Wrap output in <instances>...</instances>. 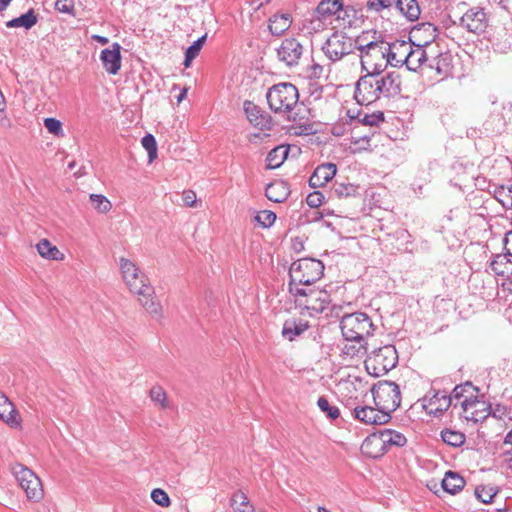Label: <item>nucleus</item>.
<instances>
[{
    "instance_id": "obj_29",
    "label": "nucleus",
    "mask_w": 512,
    "mask_h": 512,
    "mask_svg": "<svg viewBox=\"0 0 512 512\" xmlns=\"http://www.w3.org/2000/svg\"><path fill=\"white\" fill-rule=\"evenodd\" d=\"M342 8L341 0H322L315 9V15L319 22L336 15L338 17L339 10Z\"/></svg>"
},
{
    "instance_id": "obj_13",
    "label": "nucleus",
    "mask_w": 512,
    "mask_h": 512,
    "mask_svg": "<svg viewBox=\"0 0 512 512\" xmlns=\"http://www.w3.org/2000/svg\"><path fill=\"white\" fill-rule=\"evenodd\" d=\"M354 419L365 425H382L390 421L391 415L371 406H356L351 410Z\"/></svg>"
},
{
    "instance_id": "obj_61",
    "label": "nucleus",
    "mask_w": 512,
    "mask_h": 512,
    "mask_svg": "<svg viewBox=\"0 0 512 512\" xmlns=\"http://www.w3.org/2000/svg\"><path fill=\"white\" fill-rule=\"evenodd\" d=\"M504 249L512 254V230L505 234L503 239Z\"/></svg>"
},
{
    "instance_id": "obj_56",
    "label": "nucleus",
    "mask_w": 512,
    "mask_h": 512,
    "mask_svg": "<svg viewBox=\"0 0 512 512\" xmlns=\"http://www.w3.org/2000/svg\"><path fill=\"white\" fill-rule=\"evenodd\" d=\"M324 201V195L320 191H314L310 194H308L306 198V203L311 208H317L319 207Z\"/></svg>"
},
{
    "instance_id": "obj_55",
    "label": "nucleus",
    "mask_w": 512,
    "mask_h": 512,
    "mask_svg": "<svg viewBox=\"0 0 512 512\" xmlns=\"http://www.w3.org/2000/svg\"><path fill=\"white\" fill-rule=\"evenodd\" d=\"M55 9L61 13L74 15V0H56Z\"/></svg>"
},
{
    "instance_id": "obj_43",
    "label": "nucleus",
    "mask_w": 512,
    "mask_h": 512,
    "mask_svg": "<svg viewBox=\"0 0 512 512\" xmlns=\"http://www.w3.org/2000/svg\"><path fill=\"white\" fill-rule=\"evenodd\" d=\"M494 197L504 208H512V185L496 187Z\"/></svg>"
},
{
    "instance_id": "obj_2",
    "label": "nucleus",
    "mask_w": 512,
    "mask_h": 512,
    "mask_svg": "<svg viewBox=\"0 0 512 512\" xmlns=\"http://www.w3.org/2000/svg\"><path fill=\"white\" fill-rule=\"evenodd\" d=\"M266 99L273 112L289 113V121L308 120L309 109L303 103H299L298 89L292 83L282 82L273 85L268 89Z\"/></svg>"
},
{
    "instance_id": "obj_27",
    "label": "nucleus",
    "mask_w": 512,
    "mask_h": 512,
    "mask_svg": "<svg viewBox=\"0 0 512 512\" xmlns=\"http://www.w3.org/2000/svg\"><path fill=\"white\" fill-rule=\"evenodd\" d=\"M479 389L475 387L471 382L467 381L463 384L457 385L452 390L449 395L452 398V403L454 401L461 403V401L468 400L472 401L476 396H478ZM457 406V403L454 404V407Z\"/></svg>"
},
{
    "instance_id": "obj_46",
    "label": "nucleus",
    "mask_w": 512,
    "mask_h": 512,
    "mask_svg": "<svg viewBox=\"0 0 512 512\" xmlns=\"http://www.w3.org/2000/svg\"><path fill=\"white\" fill-rule=\"evenodd\" d=\"M357 191L358 187L351 183H335L333 186V192L339 198L354 196Z\"/></svg>"
},
{
    "instance_id": "obj_58",
    "label": "nucleus",
    "mask_w": 512,
    "mask_h": 512,
    "mask_svg": "<svg viewBox=\"0 0 512 512\" xmlns=\"http://www.w3.org/2000/svg\"><path fill=\"white\" fill-rule=\"evenodd\" d=\"M391 5L389 0H369L366 4L368 10L379 12Z\"/></svg>"
},
{
    "instance_id": "obj_53",
    "label": "nucleus",
    "mask_w": 512,
    "mask_h": 512,
    "mask_svg": "<svg viewBox=\"0 0 512 512\" xmlns=\"http://www.w3.org/2000/svg\"><path fill=\"white\" fill-rule=\"evenodd\" d=\"M474 494L480 502L485 504L492 502L496 495L492 488H487L485 486L476 487Z\"/></svg>"
},
{
    "instance_id": "obj_54",
    "label": "nucleus",
    "mask_w": 512,
    "mask_h": 512,
    "mask_svg": "<svg viewBox=\"0 0 512 512\" xmlns=\"http://www.w3.org/2000/svg\"><path fill=\"white\" fill-rule=\"evenodd\" d=\"M151 499L159 506L161 507H168L171 503L170 501V498L168 496V494L160 489V488H156L154 490H152L151 492Z\"/></svg>"
},
{
    "instance_id": "obj_36",
    "label": "nucleus",
    "mask_w": 512,
    "mask_h": 512,
    "mask_svg": "<svg viewBox=\"0 0 512 512\" xmlns=\"http://www.w3.org/2000/svg\"><path fill=\"white\" fill-rule=\"evenodd\" d=\"M288 155V148L285 146H277L273 148L267 155V169H276L280 167Z\"/></svg>"
},
{
    "instance_id": "obj_10",
    "label": "nucleus",
    "mask_w": 512,
    "mask_h": 512,
    "mask_svg": "<svg viewBox=\"0 0 512 512\" xmlns=\"http://www.w3.org/2000/svg\"><path fill=\"white\" fill-rule=\"evenodd\" d=\"M14 474L29 500L38 502L43 498L44 493L41 480L32 470L22 465H17L14 468Z\"/></svg>"
},
{
    "instance_id": "obj_44",
    "label": "nucleus",
    "mask_w": 512,
    "mask_h": 512,
    "mask_svg": "<svg viewBox=\"0 0 512 512\" xmlns=\"http://www.w3.org/2000/svg\"><path fill=\"white\" fill-rule=\"evenodd\" d=\"M317 406L321 412L325 413L330 420H336L340 416V410L337 406L331 405L325 396H321L317 400Z\"/></svg>"
},
{
    "instance_id": "obj_23",
    "label": "nucleus",
    "mask_w": 512,
    "mask_h": 512,
    "mask_svg": "<svg viewBox=\"0 0 512 512\" xmlns=\"http://www.w3.org/2000/svg\"><path fill=\"white\" fill-rule=\"evenodd\" d=\"M337 167L333 163L319 165L309 179L312 188L322 187L329 182L336 174Z\"/></svg>"
},
{
    "instance_id": "obj_26",
    "label": "nucleus",
    "mask_w": 512,
    "mask_h": 512,
    "mask_svg": "<svg viewBox=\"0 0 512 512\" xmlns=\"http://www.w3.org/2000/svg\"><path fill=\"white\" fill-rule=\"evenodd\" d=\"M290 194L287 182L276 180L269 183L265 189V196L274 203L284 202Z\"/></svg>"
},
{
    "instance_id": "obj_8",
    "label": "nucleus",
    "mask_w": 512,
    "mask_h": 512,
    "mask_svg": "<svg viewBox=\"0 0 512 512\" xmlns=\"http://www.w3.org/2000/svg\"><path fill=\"white\" fill-rule=\"evenodd\" d=\"M398 363L397 350L393 345H385L375 349L365 360V367L369 374L379 377L391 369Z\"/></svg>"
},
{
    "instance_id": "obj_31",
    "label": "nucleus",
    "mask_w": 512,
    "mask_h": 512,
    "mask_svg": "<svg viewBox=\"0 0 512 512\" xmlns=\"http://www.w3.org/2000/svg\"><path fill=\"white\" fill-rule=\"evenodd\" d=\"M512 254L506 251L504 254H497L490 263L491 270L498 276L512 273Z\"/></svg>"
},
{
    "instance_id": "obj_63",
    "label": "nucleus",
    "mask_w": 512,
    "mask_h": 512,
    "mask_svg": "<svg viewBox=\"0 0 512 512\" xmlns=\"http://www.w3.org/2000/svg\"><path fill=\"white\" fill-rule=\"evenodd\" d=\"M505 462L507 463V467L512 469V448L504 453Z\"/></svg>"
},
{
    "instance_id": "obj_11",
    "label": "nucleus",
    "mask_w": 512,
    "mask_h": 512,
    "mask_svg": "<svg viewBox=\"0 0 512 512\" xmlns=\"http://www.w3.org/2000/svg\"><path fill=\"white\" fill-rule=\"evenodd\" d=\"M376 73H368L359 78L356 83L354 98L360 105H369L381 97Z\"/></svg>"
},
{
    "instance_id": "obj_22",
    "label": "nucleus",
    "mask_w": 512,
    "mask_h": 512,
    "mask_svg": "<svg viewBox=\"0 0 512 512\" xmlns=\"http://www.w3.org/2000/svg\"><path fill=\"white\" fill-rule=\"evenodd\" d=\"M100 60L109 74L116 75L121 68V46L113 43L112 49L102 50Z\"/></svg>"
},
{
    "instance_id": "obj_9",
    "label": "nucleus",
    "mask_w": 512,
    "mask_h": 512,
    "mask_svg": "<svg viewBox=\"0 0 512 512\" xmlns=\"http://www.w3.org/2000/svg\"><path fill=\"white\" fill-rule=\"evenodd\" d=\"M360 37L353 39L341 31L333 32L322 45V51L332 62L341 60L357 49Z\"/></svg>"
},
{
    "instance_id": "obj_34",
    "label": "nucleus",
    "mask_w": 512,
    "mask_h": 512,
    "mask_svg": "<svg viewBox=\"0 0 512 512\" xmlns=\"http://www.w3.org/2000/svg\"><path fill=\"white\" fill-rule=\"evenodd\" d=\"M36 249L43 258L56 261L64 259V254L47 239L40 240L36 245Z\"/></svg>"
},
{
    "instance_id": "obj_16",
    "label": "nucleus",
    "mask_w": 512,
    "mask_h": 512,
    "mask_svg": "<svg viewBox=\"0 0 512 512\" xmlns=\"http://www.w3.org/2000/svg\"><path fill=\"white\" fill-rule=\"evenodd\" d=\"M460 25L469 32L480 34L486 30L488 18L483 8L474 7L461 17Z\"/></svg>"
},
{
    "instance_id": "obj_45",
    "label": "nucleus",
    "mask_w": 512,
    "mask_h": 512,
    "mask_svg": "<svg viewBox=\"0 0 512 512\" xmlns=\"http://www.w3.org/2000/svg\"><path fill=\"white\" fill-rule=\"evenodd\" d=\"M89 198L94 209L99 213H107L112 208L111 202L102 194H90Z\"/></svg>"
},
{
    "instance_id": "obj_40",
    "label": "nucleus",
    "mask_w": 512,
    "mask_h": 512,
    "mask_svg": "<svg viewBox=\"0 0 512 512\" xmlns=\"http://www.w3.org/2000/svg\"><path fill=\"white\" fill-rule=\"evenodd\" d=\"M342 353L350 358L362 356L366 353V342L364 340H345Z\"/></svg>"
},
{
    "instance_id": "obj_60",
    "label": "nucleus",
    "mask_w": 512,
    "mask_h": 512,
    "mask_svg": "<svg viewBox=\"0 0 512 512\" xmlns=\"http://www.w3.org/2000/svg\"><path fill=\"white\" fill-rule=\"evenodd\" d=\"M11 125V121L5 113V107H0V126L7 129L10 128Z\"/></svg>"
},
{
    "instance_id": "obj_17",
    "label": "nucleus",
    "mask_w": 512,
    "mask_h": 512,
    "mask_svg": "<svg viewBox=\"0 0 512 512\" xmlns=\"http://www.w3.org/2000/svg\"><path fill=\"white\" fill-rule=\"evenodd\" d=\"M0 420L11 428H21L22 419L13 402L0 391Z\"/></svg>"
},
{
    "instance_id": "obj_3",
    "label": "nucleus",
    "mask_w": 512,
    "mask_h": 512,
    "mask_svg": "<svg viewBox=\"0 0 512 512\" xmlns=\"http://www.w3.org/2000/svg\"><path fill=\"white\" fill-rule=\"evenodd\" d=\"M324 272L322 261L314 258H301L294 261L289 269V293L294 289L313 286L321 279Z\"/></svg>"
},
{
    "instance_id": "obj_1",
    "label": "nucleus",
    "mask_w": 512,
    "mask_h": 512,
    "mask_svg": "<svg viewBox=\"0 0 512 512\" xmlns=\"http://www.w3.org/2000/svg\"><path fill=\"white\" fill-rule=\"evenodd\" d=\"M119 263L123 280L129 290L138 295L140 304L154 319H160L162 306L156 299L154 288L150 285L147 276L129 259L122 257Z\"/></svg>"
},
{
    "instance_id": "obj_19",
    "label": "nucleus",
    "mask_w": 512,
    "mask_h": 512,
    "mask_svg": "<svg viewBox=\"0 0 512 512\" xmlns=\"http://www.w3.org/2000/svg\"><path fill=\"white\" fill-rule=\"evenodd\" d=\"M377 81H379L381 96L389 98L401 93V78L397 72L392 71L385 75L377 74Z\"/></svg>"
},
{
    "instance_id": "obj_24",
    "label": "nucleus",
    "mask_w": 512,
    "mask_h": 512,
    "mask_svg": "<svg viewBox=\"0 0 512 512\" xmlns=\"http://www.w3.org/2000/svg\"><path fill=\"white\" fill-rule=\"evenodd\" d=\"M309 328V322L302 318H289L282 327V336L288 341H293Z\"/></svg>"
},
{
    "instance_id": "obj_50",
    "label": "nucleus",
    "mask_w": 512,
    "mask_h": 512,
    "mask_svg": "<svg viewBox=\"0 0 512 512\" xmlns=\"http://www.w3.org/2000/svg\"><path fill=\"white\" fill-rule=\"evenodd\" d=\"M356 129L357 127L355 126L351 143L358 146L359 149L367 150L370 147V141L373 133L358 135Z\"/></svg>"
},
{
    "instance_id": "obj_6",
    "label": "nucleus",
    "mask_w": 512,
    "mask_h": 512,
    "mask_svg": "<svg viewBox=\"0 0 512 512\" xmlns=\"http://www.w3.org/2000/svg\"><path fill=\"white\" fill-rule=\"evenodd\" d=\"M340 328L344 340H364L371 335L373 323L366 313L355 312L341 318Z\"/></svg>"
},
{
    "instance_id": "obj_38",
    "label": "nucleus",
    "mask_w": 512,
    "mask_h": 512,
    "mask_svg": "<svg viewBox=\"0 0 512 512\" xmlns=\"http://www.w3.org/2000/svg\"><path fill=\"white\" fill-rule=\"evenodd\" d=\"M230 505L234 512H254L255 510L246 494L242 491H237L232 495Z\"/></svg>"
},
{
    "instance_id": "obj_57",
    "label": "nucleus",
    "mask_w": 512,
    "mask_h": 512,
    "mask_svg": "<svg viewBox=\"0 0 512 512\" xmlns=\"http://www.w3.org/2000/svg\"><path fill=\"white\" fill-rule=\"evenodd\" d=\"M417 31H423L427 34L429 40H426L424 45H428L430 41L434 40L436 37L437 28L435 25L431 23H422L417 28Z\"/></svg>"
},
{
    "instance_id": "obj_41",
    "label": "nucleus",
    "mask_w": 512,
    "mask_h": 512,
    "mask_svg": "<svg viewBox=\"0 0 512 512\" xmlns=\"http://www.w3.org/2000/svg\"><path fill=\"white\" fill-rule=\"evenodd\" d=\"M441 438L444 443L452 447H460L465 443L466 440L464 433L452 429L442 430Z\"/></svg>"
},
{
    "instance_id": "obj_4",
    "label": "nucleus",
    "mask_w": 512,
    "mask_h": 512,
    "mask_svg": "<svg viewBox=\"0 0 512 512\" xmlns=\"http://www.w3.org/2000/svg\"><path fill=\"white\" fill-rule=\"evenodd\" d=\"M385 47L386 42L383 40L363 44L360 37L357 49L360 51L362 69L368 73L381 74L387 67Z\"/></svg>"
},
{
    "instance_id": "obj_48",
    "label": "nucleus",
    "mask_w": 512,
    "mask_h": 512,
    "mask_svg": "<svg viewBox=\"0 0 512 512\" xmlns=\"http://www.w3.org/2000/svg\"><path fill=\"white\" fill-rule=\"evenodd\" d=\"M150 398L156 404H159L161 408L165 409L168 406L167 395L161 386H153L150 390Z\"/></svg>"
},
{
    "instance_id": "obj_49",
    "label": "nucleus",
    "mask_w": 512,
    "mask_h": 512,
    "mask_svg": "<svg viewBox=\"0 0 512 512\" xmlns=\"http://www.w3.org/2000/svg\"><path fill=\"white\" fill-rule=\"evenodd\" d=\"M383 121H384L383 112L364 114V116L359 119V123L362 126H370V127H377Z\"/></svg>"
},
{
    "instance_id": "obj_25",
    "label": "nucleus",
    "mask_w": 512,
    "mask_h": 512,
    "mask_svg": "<svg viewBox=\"0 0 512 512\" xmlns=\"http://www.w3.org/2000/svg\"><path fill=\"white\" fill-rule=\"evenodd\" d=\"M424 46V44L413 46L412 43H410V49H408L405 64L410 71H417L428 60Z\"/></svg>"
},
{
    "instance_id": "obj_5",
    "label": "nucleus",
    "mask_w": 512,
    "mask_h": 512,
    "mask_svg": "<svg viewBox=\"0 0 512 512\" xmlns=\"http://www.w3.org/2000/svg\"><path fill=\"white\" fill-rule=\"evenodd\" d=\"M290 294L294 297L296 306L307 310L310 316L324 312L331 302L330 294L326 290L313 286L294 289Z\"/></svg>"
},
{
    "instance_id": "obj_21",
    "label": "nucleus",
    "mask_w": 512,
    "mask_h": 512,
    "mask_svg": "<svg viewBox=\"0 0 512 512\" xmlns=\"http://www.w3.org/2000/svg\"><path fill=\"white\" fill-rule=\"evenodd\" d=\"M243 108L249 122L259 129H269L271 125L270 117L260 107L252 101L246 100Z\"/></svg>"
},
{
    "instance_id": "obj_47",
    "label": "nucleus",
    "mask_w": 512,
    "mask_h": 512,
    "mask_svg": "<svg viewBox=\"0 0 512 512\" xmlns=\"http://www.w3.org/2000/svg\"><path fill=\"white\" fill-rule=\"evenodd\" d=\"M142 146L147 150L149 162L157 157V142L152 134H146L141 140Z\"/></svg>"
},
{
    "instance_id": "obj_33",
    "label": "nucleus",
    "mask_w": 512,
    "mask_h": 512,
    "mask_svg": "<svg viewBox=\"0 0 512 512\" xmlns=\"http://www.w3.org/2000/svg\"><path fill=\"white\" fill-rule=\"evenodd\" d=\"M378 432L382 436L387 451L391 447H403L407 443L406 437L398 431L392 429H383L379 430Z\"/></svg>"
},
{
    "instance_id": "obj_42",
    "label": "nucleus",
    "mask_w": 512,
    "mask_h": 512,
    "mask_svg": "<svg viewBox=\"0 0 512 512\" xmlns=\"http://www.w3.org/2000/svg\"><path fill=\"white\" fill-rule=\"evenodd\" d=\"M206 38H207V34H204L203 36L198 38L196 41H194L193 44L190 45L186 49L185 59H184V63H183L185 67H189L192 60L198 56L201 48L203 47V45L206 41Z\"/></svg>"
},
{
    "instance_id": "obj_51",
    "label": "nucleus",
    "mask_w": 512,
    "mask_h": 512,
    "mask_svg": "<svg viewBox=\"0 0 512 512\" xmlns=\"http://www.w3.org/2000/svg\"><path fill=\"white\" fill-rule=\"evenodd\" d=\"M255 220L263 227L269 228L276 220V214L270 210L260 211L256 216Z\"/></svg>"
},
{
    "instance_id": "obj_35",
    "label": "nucleus",
    "mask_w": 512,
    "mask_h": 512,
    "mask_svg": "<svg viewBox=\"0 0 512 512\" xmlns=\"http://www.w3.org/2000/svg\"><path fill=\"white\" fill-rule=\"evenodd\" d=\"M38 22V17L33 9H29L25 14L14 18L6 23L8 28L24 27L25 29L32 28Z\"/></svg>"
},
{
    "instance_id": "obj_32",
    "label": "nucleus",
    "mask_w": 512,
    "mask_h": 512,
    "mask_svg": "<svg viewBox=\"0 0 512 512\" xmlns=\"http://www.w3.org/2000/svg\"><path fill=\"white\" fill-rule=\"evenodd\" d=\"M291 15L288 13L274 15L269 19V30L273 35L280 36L290 28Z\"/></svg>"
},
{
    "instance_id": "obj_59",
    "label": "nucleus",
    "mask_w": 512,
    "mask_h": 512,
    "mask_svg": "<svg viewBox=\"0 0 512 512\" xmlns=\"http://www.w3.org/2000/svg\"><path fill=\"white\" fill-rule=\"evenodd\" d=\"M182 199L187 207H194L196 205V193L192 190L184 191Z\"/></svg>"
},
{
    "instance_id": "obj_12",
    "label": "nucleus",
    "mask_w": 512,
    "mask_h": 512,
    "mask_svg": "<svg viewBox=\"0 0 512 512\" xmlns=\"http://www.w3.org/2000/svg\"><path fill=\"white\" fill-rule=\"evenodd\" d=\"M452 405V398L439 390L431 389L422 399V406L427 413L440 416Z\"/></svg>"
},
{
    "instance_id": "obj_30",
    "label": "nucleus",
    "mask_w": 512,
    "mask_h": 512,
    "mask_svg": "<svg viewBox=\"0 0 512 512\" xmlns=\"http://www.w3.org/2000/svg\"><path fill=\"white\" fill-rule=\"evenodd\" d=\"M362 18L363 13L361 9H356L350 5L344 6L343 4L337 17V19L341 20L343 25L347 27L357 26L362 21Z\"/></svg>"
},
{
    "instance_id": "obj_37",
    "label": "nucleus",
    "mask_w": 512,
    "mask_h": 512,
    "mask_svg": "<svg viewBox=\"0 0 512 512\" xmlns=\"http://www.w3.org/2000/svg\"><path fill=\"white\" fill-rule=\"evenodd\" d=\"M396 5L400 12L410 21H415L419 18L420 7L417 0H397Z\"/></svg>"
},
{
    "instance_id": "obj_15",
    "label": "nucleus",
    "mask_w": 512,
    "mask_h": 512,
    "mask_svg": "<svg viewBox=\"0 0 512 512\" xmlns=\"http://www.w3.org/2000/svg\"><path fill=\"white\" fill-rule=\"evenodd\" d=\"M460 407L462 408V416L467 421L474 423L484 421L491 414L490 406L485 401L479 400L478 396L472 399L471 402L468 400L461 401Z\"/></svg>"
},
{
    "instance_id": "obj_39",
    "label": "nucleus",
    "mask_w": 512,
    "mask_h": 512,
    "mask_svg": "<svg viewBox=\"0 0 512 512\" xmlns=\"http://www.w3.org/2000/svg\"><path fill=\"white\" fill-rule=\"evenodd\" d=\"M431 68H434L439 76L442 78L447 77L451 74L452 65H451V55L448 53L438 55L433 64H430Z\"/></svg>"
},
{
    "instance_id": "obj_64",
    "label": "nucleus",
    "mask_w": 512,
    "mask_h": 512,
    "mask_svg": "<svg viewBox=\"0 0 512 512\" xmlns=\"http://www.w3.org/2000/svg\"><path fill=\"white\" fill-rule=\"evenodd\" d=\"M92 39L99 42L102 45H106L109 42L107 37L100 36V35H93Z\"/></svg>"
},
{
    "instance_id": "obj_28",
    "label": "nucleus",
    "mask_w": 512,
    "mask_h": 512,
    "mask_svg": "<svg viewBox=\"0 0 512 512\" xmlns=\"http://www.w3.org/2000/svg\"><path fill=\"white\" fill-rule=\"evenodd\" d=\"M465 480L459 473L447 471L440 485L444 492L455 495L465 487Z\"/></svg>"
},
{
    "instance_id": "obj_62",
    "label": "nucleus",
    "mask_w": 512,
    "mask_h": 512,
    "mask_svg": "<svg viewBox=\"0 0 512 512\" xmlns=\"http://www.w3.org/2000/svg\"><path fill=\"white\" fill-rule=\"evenodd\" d=\"M506 412V407L497 405L495 409L492 411V416L495 418L502 419L503 415Z\"/></svg>"
},
{
    "instance_id": "obj_52",
    "label": "nucleus",
    "mask_w": 512,
    "mask_h": 512,
    "mask_svg": "<svg viewBox=\"0 0 512 512\" xmlns=\"http://www.w3.org/2000/svg\"><path fill=\"white\" fill-rule=\"evenodd\" d=\"M44 126L48 130L49 133L54 136L60 137L63 136L62 123L56 118L48 117L44 119Z\"/></svg>"
},
{
    "instance_id": "obj_14",
    "label": "nucleus",
    "mask_w": 512,
    "mask_h": 512,
    "mask_svg": "<svg viewBox=\"0 0 512 512\" xmlns=\"http://www.w3.org/2000/svg\"><path fill=\"white\" fill-rule=\"evenodd\" d=\"M302 44L295 38H286L277 49L278 59L287 66L292 67L298 64L303 54Z\"/></svg>"
},
{
    "instance_id": "obj_7",
    "label": "nucleus",
    "mask_w": 512,
    "mask_h": 512,
    "mask_svg": "<svg viewBox=\"0 0 512 512\" xmlns=\"http://www.w3.org/2000/svg\"><path fill=\"white\" fill-rule=\"evenodd\" d=\"M371 392L376 407L389 415L400 406L401 392L395 382L379 381L372 386Z\"/></svg>"
},
{
    "instance_id": "obj_18",
    "label": "nucleus",
    "mask_w": 512,
    "mask_h": 512,
    "mask_svg": "<svg viewBox=\"0 0 512 512\" xmlns=\"http://www.w3.org/2000/svg\"><path fill=\"white\" fill-rule=\"evenodd\" d=\"M386 62L387 66L393 67L402 66L406 64V55L408 49H410V42L407 41H395L393 43L386 42Z\"/></svg>"
},
{
    "instance_id": "obj_20",
    "label": "nucleus",
    "mask_w": 512,
    "mask_h": 512,
    "mask_svg": "<svg viewBox=\"0 0 512 512\" xmlns=\"http://www.w3.org/2000/svg\"><path fill=\"white\" fill-rule=\"evenodd\" d=\"M360 449L362 454L369 458H380L387 452L382 436L378 431L367 436Z\"/></svg>"
}]
</instances>
